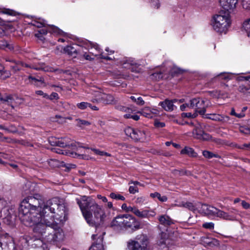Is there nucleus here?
I'll return each instance as SVG.
<instances>
[{"mask_svg":"<svg viewBox=\"0 0 250 250\" xmlns=\"http://www.w3.org/2000/svg\"><path fill=\"white\" fill-rule=\"evenodd\" d=\"M66 208L62 200L54 197L43 202L39 195L29 196L24 199L19 209V216L21 221L27 226L34 225L35 232L42 235L46 231L52 230L46 236L47 241L51 243L60 241L63 238L62 230L59 227L58 222L65 220Z\"/></svg>","mask_w":250,"mask_h":250,"instance_id":"obj_1","label":"nucleus"},{"mask_svg":"<svg viewBox=\"0 0 250 250\" xmlns=\"http://www.w3.org/2000/svg\"><path fill=\"white\" fill-rule=\"evenodd\" d=\"M86 222L91 226L97 228L102 224L106 217L103 207L90 197L83 196L77 199Z\"/></svg>","mask_w":250,"mask_h":250,"instance_id":"obj_2","label":"nucleus"},{"mask_svg":"<svg viewBox=\"0 0 250 250\" xmlns=\"http://www.w3.org/2000/svg\"><path fill=\"white\" fill-rule=\"evenodd\" d=\"M230 24V15L228 12H221L213 18L212 27L214 30L220 34H226Z\"/></svg>","mask_w":250,"mask_h":250,"instance_id":"obj_3","label":"nucleus"},{"mask_svg":"<svg viewBox=\"0 0 250 250\" xmlns=\"http://www.w3.org/2000/svg\"><path fill=\"white\" fill-rule=\"evenodd\" d=\"M33 231H34V230H33ZM50 231V232L46 231L45 233H43L42 235L41 233L35 232V231H34V232L35 233L40 235V238H37L35 236L31 237L30 236L27 235V236H24L23 239L25 240V242L29 246H30L33 248H37V247H39L42 246L43 242H42V240L41 239V237L43 238L46 240V241L48 243H49L52 244L57 245L58 243H59L63 240V239H62L61 241H58V242H56L55 243H51L50 242L47 241L46 236H48L49 235V234L50 233L53 234V232H52V230H51ZM63 238H64V237Z\"/></svg>","mask_w":250,"mask_h":250,"instance_id":"obj_4","label":"nucleus"},{"mask_svg":"<svg viewBox=\"0 0 250 250\" xmlns=\"http://www.w3.org/2000/svg\"><path fill=\"white\" fill-rule=\"evenodd\" d=\"M148 244L146 236L138 235L135 240H130L127 242V248L129 250H145Z\"/></svg>","mask_w":250,"mask_h":250,"instance_id":"obj_5","label":"nucleus"},{"mask_svg":"<svg viewBox=\"0 0 250 250\" xmlns=\"http://www.w3.org/2000/svg\"><path fill=\"white\" fill-rule=\"evenodd\" d=\"M210 103L207 99L195 98L190 100V107L194 109L196 113L205 115L206 108L209 106Z\"/></svg>","mask_w":250,"mask_h":250,"instance_id":"obj_6","label":"nucleus"},{"mask_svg":"<svg viewBox=\"0 0 250 250\" xmlns=\"http://www.w3.org/2000/svg\"><path fill=\"white\" fill-rule=\"evenodd\" d=\"M125 134L135 141H144L146 138V131L144 129L127 127L125 129Z\"/></svg>","mask_w":250,"mask_h":250,"instance_id":"obj_7","label":"nucleus"},{"mask_svg":"<svg viewBox=\"0 0 250 250\" xmlns=\"http://www.w3.org/2000/svg\"><path fill=\"white\" fill-rule=\"evenodd\" d=\"M0 247L2 249L14 250L15 247L13 238L7 233L0 234Z\"/></svg>","mask_w":250,"mask_h":250,"instance_id":"obj_8","label":"nucleus"},{"mask_svg":"<svg viewBox=\"0 0 250 250\" xmlns=\"http://www.w3.org/2000/svg\"><path fill=\"white\" fill-rule=\"evenodd\" d=\"M5 60L7 62H10L12 63V65H10V67L12 69H13L14 71H17L20 70L22 67H30L35 70H43L44 71H47V69H46L44 67L42 66L41 67H31L28 64L25 63L20 61H16L10 58H7L5 59Z\"/></svg>","mask_w":250,"mask_h":250,"instance_id":"obj_9","label":"nucleus"},{"mask_svg":"<svg viewBox=\"0 0 250 250\" xmlns=\"http://www.w3.org/2000/svg\"><path fill=\"white\" fill-rule=\"evenodd\" d=\"M71 147L72 149H73L75 151H73L71 152L70 155L74 157V158H80L84 160H88V156L84 154H79L78 152H82V151L81 150L82 148H85V149H89V148L88 147L86 146H83L81 145V144L80 143L78 142H75L73 143H72L70 144V146L69 147Z\"/></svg>","mask_w":250,"mask_h":250,"instance_id":"obj_10","label":"nucleus"},{"mask_svg":"<svg viewBox=\"0 0 250 250\" xmlns=\"http://www.w3.org/2000/svg\"><path fill=\"white\" fill-rule=\"evenodd\" d=\"M0 216L3 217L4 223L10 225L14 226L16 220V215L13 208H10L8 210H4L2 212V214Z\"/></svg>","mask_w":250,"mask_h":250,"instance_id":"obj_11","label":"nucleus"},{"mask_svg":"<svg viewBox=\"0 0 250 250\" xmlns=\"http://www.w3.org/2000/svg\"><path fill=\"white\" fill-rule=\"evenodd\" d=\"M48 31L50 33L57 36H61L63 37L67 36L66 33L61 30L57 26L51 25L49 27L48 30L45 28H42L38 30L35 35V37H40V34L45 35L47 33Z\"/></svg>","mask_w":250,"mask_h":250,"instance_id":"obj_12","label":"nucleus"},{"mask_svg":"<svg viewBox=\"0 0 250 250\" xmlns=\"http://www.w3.org/2000/svg\"><path fill=\"white\" fill-rule=\"evenodd\" d=\"M124 228L136 230L140 228V223L132 216L125 214Z\"/></svg>","mask_w":250,"mask_h":250,"instance_id":"obj_13","label":"nucleus"},{"mask_svg":"<svg viewBox=\"0 0 250 250\" xmlns=\"http://www.w3.org/2000/svg\"><path fill=\"white\" fill-rule=\"evenodd\" d=\"M192 133L194 137L198 139L208 141L211 138L210 136L208 134L205 133L203 131L200 124H198L195 127V128L192 131Z\"/></svg>","mask_w":250,"mask_h":250,"instance_id":"obj_14","label":"nucleus"},{"mask_svg":"<svg viewBox=\"0 0 250 250\" xmlns=\"http://www.w3.org/2000/svg\"><path fill=\"white\" fill-rule=\"evenodd\" d=\"M104 233V232H103L102 233V234H101L99 236H98V234L92 235V239L93 240H96V242L93 243L88 250H104L103 241V235Z\"/></svg>","mask_w":250,"mask_h":250,"instance_id":"obj_15","label":"nucleus"},{"mask_svg":"<svg viewBox=\"0 0 250 250\" xmlns=\"http://www.w3.org/2000/svg\"><path fill=\"white\" fill-rule=\"evenodd\" d=\"M173 244L172 240L169 237V235L166 232H162L160 234L157 245L161 248L167 247Z\"/></svg>","mask_w":250,"mask_h":250,"instance_id":"obj_16","label":"nucleus"},{"mask_svg":"<svg viewBox=\"0 0 250 250\" xmlns=\"http://www.w3.org/2000/svg\"><path fill=\"white\" fill-rule=\"evenodd\" d=\"M238 0H219L220 5L225 10L230 12L236 7Z\"/></svg>","mask_w":250,"mask_h":250,"instance_id":"obj_17","label":"nucleus"},{"mask_svg":"<svg viewBox=\"0 0 250 250\" xmlns=\"http://www.w3.org/2000/svg\"><path fill=\"white\" fill-rule=\"evenodd\" d=\"M133 213L137 216L142 218H149L154 217L156 215V213L153 210L147 209L140 210L136 208Z\"/></svg>","mask_w":250,"mask_h":250,"instance_id":"obj_18","label":"nucleus"},{"mask_svg":"<svg viewBox=\"0 0 250 250\" xmlns=\"http://www.w3.org/2000/svg\"><path fill=\"white\" fill-rule=\"evenodd\" d=\"M205 118L215 121H219L223 123H227L229 120V117L227 116H223L218 114H207L204 115Z\"/></svg>","mask_w":250,"mask_h":250,"instance_id":"obj_19","label":"nucleus"},{"mask_svg":"<svg viewBox=\"0 0 250 250\" xmlns=\"http://www.w3.org/2000/svg\"><path fill=\"white\" fill-rule=\"evenodd\" d=\"M49 142L52 146H56L62 147L70 146V144L65 138L56 139L52 138L49 140Z\"/></svg>","mask_w":250,"mask_h":250,"instance_id":"obj_20","label":"nucleus"},{"mask_svg":"<svg viewBox=\"0 0 250 250\" xmlns=\"http://www.w3.org/2000/svg\"><path fill=\"white\" fill-rule=\"evenodd\" d=\"M201 210L206 215L215 216L217 208L207 204H203L201 208Z\"/></svg>","mask_w":250,"mask_h":250,"instance_id":"obj_21","label":"nucleus"},{"mask_svg":"<svg viewBox=\"0 0 250 250\" xmlns=\"http://www.w3.org/2000/svg\"><path fill=\"white\" fill-rule=\"evenodd\" d=\"M125 215L117 216L111 222V226L117 228H124Z\"/></svg>","mask_w":250,"mask_h":250,"instance_id":"obj_22","label":"nucleus"},{"mask_svg":"<svg viewBox=\"0 0 250 250\" xmlns=\"http://www.w3.org/2000/svg\"><path fill=\"white\" fill-rule=\"evenodd\" d=\"M215 216L229 221H233L236 220V217L234 215L230 214L224 211L218 209V208L217 211H216Z\"/></svg>","mask_w":250,"mask_h":250,"instance_id":"obj_23","label":"nucleus"},{"mask_svg":"<svg viewBox=\"0 0 250 250\" xmlns=\"http://www.w3.org/2000/svg\"><path fill=\"white\" fill-rule=\"evenodd\" d=\"M99 100L103 102L105 104H116L118 100L110 94H104L102 95L101 99Z\"/></svg>","mask_w":250,"mask_h":250,"instance_id":"obj_24","label":"nucleus"},{"mask_svg":"<svg viewBox=\"0 0 250 250\" xmlns=\"http://www.w3.org/2000/svg\"><path fill=\"white\" fill-rule=\"evenodd\" d=\"M176 101V100H174L173 101H170L167 99H166L163 102H161L159 103V105L161 106L163 108L167 111H172L173 110L174 102Z\"/></svg>","mask_w":250,"mask_h":250,"instance_id":"obj_25","label":"nucleus"},{"mask_svg":"<svg viewBox=\"0 0 250 250\" xmlns=\"http://www.w3.org/2000/svg\"><path fill=\"white\" fill-rule=\"evenodd\" d=\"M160 223L165 226H169L174 224V221L167 215H160L158 218Z\"/></svg>","mask_w":250,"mask_h":250,"instance_id":"obj_26","label":"nucleus"},{"mask_svg":"<svg viewBox=\"0 0 250 250\" xmlns=\"http://www.w3.org/2000/svg\"><path fill=\"white\" fill-rule=\"evenodd\" d=\"M63 51L68 55L73 58H76L77 56V51H79V50L77 48L75 45L74 46H67L64 48Z\"/></svg>","mask_w":250,"mask_h":250,"instance_id":"obj_27","label":"nucleus"},{"mask_svg":"<svg viewBox=\"0 0 250 250\" xmlns=\"http://www.w3.org/2000/svg\"><path fill=\"white\" fill-rule=\"evenodd\" d=\"M181 154H186L191 157H196L197 156V154L195 152L194 150L192 148L188 146H185L182 149Z\"/></svg>","mask_w":250,"mask_h":250,"instance_id":"obj_28","label":"nucleus"},{"mask_svg":"<svg viewBox=\"0 0 250 250\" xmlns=\"http://www.w3.org/2000/svg\"><path fill=\"white\" fill-rule=\"evenodd\" d=\"M8 49L10 51L14 49V47L12 44L8 43L5 40H0V49Z\"/></svg>","mask_w":250,"mask_h":250,"instance_id":"obj_29","label":"nucleus"},{"mask_svg":"<svg viewBox=\"0 0 250 250\" xmlns=\"http://www.w3.org/2000/svg\"><path fill=\"white\" fill-rule=\"evenodd\" d=\"M11 208L7 205V201L3 198L0 197V215L2 214V212L5 210H8Z\"/></svg>","mask_w":250,"mask_h":250,"instance_id":"obj_30","label":"nucleus"},{"mask_svg":"<svg viewBox=\"0 0 250 250\" xmlns=\"http://www.w3.org/2000/svg\"><path fill=\"white\" fill-rule=\"evenodd\" d=\"M29 81L33 84L39 85L38 83L42 84L44 83V80L42 78H36L34 77L30 76L28 77Z\"/></svg>","mask_w":250,"mask_h":250,"instance_id":"obj_31","label":"nucleus"},{"mask_svg":"<svg viewBox=\"0 0 250 250\" xmlns=\"http://www.w3.org/2000/svg\"><path fill=\"white\" fill-rule=\"evenodd\" d=\"M179 207H183L188 208L189 210L194 211L195 210V207L191 202H182L179 205Z\"/></svg>","mask_w":250,"mask_h":250,"instance_id":"obj_32","label":"nucleus"},{"mask_svg":"<svg viewBox=\"0 0 250 250\" xmlns=\"http://www.w3.org/2000/svg\"><path fill=\"white\" fill-rule=\"evenodd\" d=\"M0 100L3 103H7V104L10 105L12 104L14 99L12 96L6 95L5 97L0 98Z\"/></svg>","mask_w":250,"mask_h":250,"instance_id":"obj_33","label":"nucleus"},{"mask_svg":"<svg viewBox=\"0 0 250 250\" xmlns=\"http://www.w3.org/2000/svg\"><path fill=\"white\" fill-rule=\"evenodd\" d=\"M151 197L154 198H157L160 201L165 202L167 200V198L166 196H161V194L157 192L152 193L150 194Z\"/></svg>","mask_w":250,"mask_h":250,"instance_id":"obj_34","label":"nucleus"},{"mask_svg":"<svg viewBox=\"0 0 250 250\" xmlns=\"http://www.w3.org/2000/svg\"><path fill=\"white\" fill-rule=\"evenodd\" d=\"M243 28L247 32V34L250 33V18L245 20L243 23Z\"/></svg>","mask_w":250,"mask_h":250,"instance_id":"obj_35","label":"nucleus"},{"mask_svg":"<svg viewBox=\"0 0 250 250\" xmlns=\"http://www.w3.org/2000/svg\"><path fill=\"white\" fill-rule=\"evenodd\" d=\"M76 122H77V125L80 127H82L83 126H87L90 125V123L89 122L85 120H81L80 119H76Z\"/></svg>","mask_w":250,"mask_h":250,"instance_id":"obj_36","label":"nucleus"},{"mask_svg":"<svg viewBox=\"0 0 250 250\" xmlns=\"http://www.w3.org/2000/svg\"><path fill=\"white\" fill-rule=\"evenodd\" d=\"M110 197L112 199H116L117 200L124 201L125 200V198L123 196L114 192L111 193L110 194Z\"/></svg>","mask_w":250,"mask_h":250,"instance_id":"obj_37","label":"nucleus"},{"mask_svg":"<svg viewBox=\"0 0 250 250\" xmlns=\"http://www.w3.org/2000/svg\"><path fill=\"white\" fill-rule=\"evenodd\" d=\"M89 106H91V104L87 102H81L77 104V107L81 110H84Z\"/></svg>","mask_w":250,"mask_h":250,"instance_id":"obj_38","label":"nucleus"},{"mask_svg":"<svg viewBox=\"0 0 250 250\" xmlns=\"http://www.w3.org/2000/svg\"><path fill=\"white\" fill-rule=\"evenodd\" d=\"M51 121L52 122H58L59 123L62 124L65 122V119L62 117L57 115L55 117L51 118Z\"/></svg>","mask_w":250,"mask_h":250,"instance_id":"obj_39","label":"nucleus"},{"mask_svg":"<svg viewBox=\"0 0 250 250\" xmlns=\"http://www.w3.org/2000/svg\"><path fill=\"white\" fill-rule=\"evenodd\" d=\"M97 56V54L94 55V53H93V52H90V54H87L86 52H85V53H84V54H83V55L82 57H83L86 60L91 61L94 60V58L93 57V56Z\"/></svg>","mask_w":250,"mask_h":250,"instance_id":"obj_40","label":"nucleus"},{"mask_svg":"<svg viewBox=\"0 0 250 250\" xmlns=\"http://www.w3.org/2000/svg\"><path fill=\"white\" fill-rule=\"evenodd\" d=\"M48 165L52 167H58L60 166V162L56 159H51L48 162Z\"/></svg>","mask_w":250,"mask_h":250,"instance_id":"obj_41","label":"nucleus"},{"mask_svg":"<svg viewBox=\"0 0 250 250\" xmlns=\"http://www.w3.org/2000/svg\"><path fill=\"white\" fill-rule=\"evenodd\" d=\"M136 207L127 206L126 204H123L122 206V208L126 212H132L134 213Z\"/></svg>","mask_w":250,"mask_h":250,"instance_id":"obj_42","label":"nucleus"},{"mask_svg":"<svg viewBox=\"0 0 250 250\" xmlns=\"http://www.w3.org/2000/svg\"><path fill=\"white\" fill-rule=\"evenodd\" d=\"M241 4L244 9L250 10V0H242Z\"/></svg>","mask_w":250,"mask_h":250,"instance_id":"obj_43","label":"nucleus"},{"mask_svg":"<svg viewBox=\"0 0 250 250\" xmlns=\"http://www.w3.org/2000/svg\"><path fill=\"white\" fill-rule=\"evenodd\" d=\"M115 107L116 109L123 112H127L130 110L129 108L120 104L116 105Z\"/></svg>","mask_w":250,"mask_h":250,"instance_id":"obj_44","label":"nucleus"},{"mask_svg":"<svg viewBox=\"0 0 250 250\" xmlns=\"http://www.w3.org/2000/svg\"><path fill=\"white\" fill-rule=\"evenodd\" d=\"M202 227L206 229L212 230L214 229V224L212 222H206L202 225Z\"/></svg>","mask_w":250,"mask_h":250,"instance_id":"obj_45","label":"nucleus"},{"mask_svg":"<svg viewBox=\"0 0 250 250\" xmlns=\"http://www.w3.org/2000/svg\"><path fill=\"white\" fill-rule=\"evenodd\" d=\"M86 45L87 46H90L91 48H94L96 51H97L98 52L100 53V48L99 47L98 45L96 43H94L90 42H88L86 44Z\"/></svg>","mask_w":250,"mask_h":250,"instance_id":"obj_46","label":"nucleus"},{"mask_svg":"<svg viewBox=\"0 0 250 250\" xmlns=\"http://www.w3.org/2000/svg\"><path fill=\"white\" fill-rule=\"evenodd\" d=\"M172 173H173L174 175L177 176H183L186 174V171L182 169H174L173 170Z\"/></svg>","mask_w":250,"mask_h":250,"instance_id":"obj_47","label":"nucleus"},{"mask_svg":"<svg viewBox=\"0 0 250 250\" xmlns=\"http://www.w3.org/2000/svg\"><path fill=\"white\" fill-rule=\"evenodd\" d=\"M76 47L79 50V51H77V56L80 55V56H83V54L85 53L84 51V47L79 45H76ZM84 48H85V47H84Z\"/></svg>","mask_w":250,"mask_h":250,"instance_id":"obj_48","label":"nucleus"},{"mask_svg":"<svg viewBox=\"0 0 250 250\" xmlns=\"http://www.w3.org/2000/svg\"><path fill=\"white\" fill-rule=\"evenodd\" d=\"M142 114L146 117L151 118H152V115L151 113L149 112L148 108L145 109L142 112Z\"/></svg>","mask_w":250,"mask_h":250,"instance_id":"obj_49","label":"nucleus"},{"mask_svg":"<svg viewBox=\"0 0 250 250\" xmlns=\"http://www.w3.org/2000/svg\"><path fill=\"white\" fill-rule=\"evenodd\" d=\"M198 114L195 112L192 114L191 113H183L182 115L183 117H186L188 118H195L197 116Z\"/></svg>","mask_w":250,"mask_h":250,"instance_id":"obj_50","label":"nucleus"},{"mask_svg":"<svg viewBox=\"0 0 250 250\" xmlns=\"http://www.w3.org/2000/svg\"><path fill=\"white\" fill-rule=\"evenodd\" d=\"M203 155L206 158H212V153L210 151L204 150L202 152Z\"/></svg>","mask_w":250,"mask_h":250,"instance_id":"obj_51","label":"nucleus"},{"mask_svg":"<svg viewBox=\"0 0 250 250\" xmlns=\"http://www.w3.org/2000/svg\"><path fill=\"white\" fill-rule=\"evenodd\" d=\"M1 13L7 14L8 15H11V16L15 15V11H14L13 10L9 9H6L3 10L1 12Z\"/></svg>","mask_w":250,"mask_h":250,"instance_id":"obj_52","label":"nucleus"},{"mask_svg":"<svg viewBox=\"0 0 250 250\" xmlns=\"http://www.w3.org/2000/svg\"><path fill=\"white\" fill-rule=\"evenodd\" d=\"M51 100H53L54 99H59V95L58 93L56 92H53L51 94L50 96L48 95V98Z\"/></svg>","mask_w":250,"mask_h":250,"instance_id":"obj_53","label":"nucleus"},{"mask_svg":"<svg viewBox=\"0 0 250 250\" xmlns=\"http://www.w3.org/2000/svg\"><path fill=\"white\" fill-rule=\"evenodd\" d=\"M152 6L154 8H158L160 6L159 0H150Z\"/></svg>","mask_w":250,"mask_h":250,"instance_id":"obj_54","label":"nucleus"},{"mask_svg":"<svg viewBox=\"0 0 250 250\" xmlns=\"http://www.w3.org/2000/svg\"><path fill=\"white\" fill-rule=\"evenodd\" d=\"M154 125L158 128H162L165 126V123L164 122H160L159 121H155L154 122Z\"/></svg>","mask_w":250,"mask_h":250,"instance_id":"obj_55","label":"nucleus"},{"mask_svg":"<svg viewBox=\"0 0 250 250\" xmlns=\"http://www.w3.org/2000/svg\"><path fill=\"white\" fill-rule=\"evenodd\" d=\"M129 192L130 193L134 194L138 192V189L134 186H130L129 188Z\"/></svg>","mask_w":250,"mask_h":250,"instance_id":"obj_56","label":"nucleus"},{"mask_svg":"<svg viewBox=\"0 0 250 250\" xmlns=\"http://www.w3.org/2000/svg\"><path fill=\"white\" fill-rule=\"evenodd\" d=\"M37 95L42 96L43 98H48V95L44 93L42 90H37L35 92Z\"/></svg>","mask_w":250,"mask_h":250,"instance_id":"obj_57","label":"nucleus"},{"mask_svg":"<svg viewBox=\"0 0 250 250\" xmlns=\"http://www.w3.org/2000/svg\"><path fill=\"white\" fill-rule=\"evenodd\" d=\"M136 104L140 105H143L145 104V101L143 100L142 97H139L137 98Z\"/></svg>","mask_w":250,"mask_h":250,"instance_id":"obj_58","label":"nucleus"},{"mask_svg":"<svg viewBox=\"0 0 250 250\" xmlns=\"http://www.w3.org/2000/svg\"><path fill=\"white\" fill-rule=\"evenodd\" d=\"M241 204H242V206L243 207V208L245 209H248L250 208V205L249 203L246 202L244 200H242L241 201Z\"/></svg>","mask_w":250,"mask_h":250,"instance_id":"obj_59","label":"nucleus"},{"mask_svg":"<svg viewBox=\"0 0 250 250\" xmlns=\"http://www.w3.org/2000/svg\"><path fill=\"white\" fill-rule=\"evenodd\" d=\"M240 149H250V143L249 144H245L241 146H239L238 147Z\"/></svg>","mask_w":250,"mask_h":250,"instance_id":"obj_60","label":"nucleus"},{"mask_svg":"<svg viewBox=\"0 0 250 250\" xmlns=\"http://www.w3.org/2000/svg\"><path fill=\"white\" fill-rule=\"evenodd\" d=\"M249 89H250L249 88H247L244 85H240L238 88L239 91L241 92H245Z\"/></svg>","mask_w":250,"mask_h":250,"instance_id":"obj_61","label":"nucleus"},{"mask_svg":"<svg viewBox=\"0 0 250 250\" xmlns=\"http://www.w3.org/2000/svg\"><path fill=\"white\" fill-rule=\"evenodd\" d=\"M91 150L94 152V153L96 154L103 156L104 155V151H100L98 149H95V148H92Z\"/></svg>","mask_w":250,"mask_h":250,"instance_id":"obj_62","label":"nucleus"},{"mask_svg":"<svg viewBox=\"0 0 250 250\" xmlns=\"http://www.w3.org/2000/svg\"><path fill=\"white\" fill-rule=\"evenodd\" d=\"M187 107H188V108H190V103L189 104H183L182 105H181L180 106V109L182 110V111H184V110H185L186 108Z\"/></svg>","mask_w":250,"mask_h":250,"instance_id":"obj_63","label":"nucleus"},{"mask_svg":"<svg viewBox=\"0 0 250 250\" xmlns=\"http://www.w3.org/2000/svg\"><path fill=\"white\" fill-rule=\"evenodd\" d=\"M240 81H247L250 82V76L240 77L239 78Z\"/></svg>","mask_w":250,"mask_h":250,"instance_id":"obj_64","label":"nucleus"}]
</instances>
